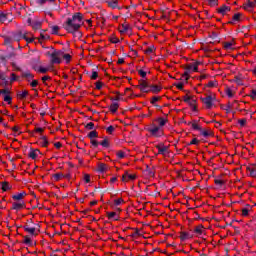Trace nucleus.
<instances>
[{"label": "nucleus", "instance_id": "nucleus-1", "mask_svg": "<svg viewBox=\"0 0 256 256\" xmlns=\"http://www.w3.org/2000/svg\"><path fill=\"white\" fill-rule=\"evenodd\" d=\"M83 24V14L80 12L74 13L71 18H67L63 24V28L67 33H71L74 37H81V25Z\"/></svg>", "mask_w": 256, "mask_h": 256}, {"label": "nucleus", "instance_id": "nucleus-2", "mask_svg": "<svg viewBox=\"0 0 256 256\" xmlns=\"http://www.w3.org/2000/svg\"><path fill=\"white\" fill-rule=\"evenodd\" d=\"M65 51L63 50H54L53 53H49L48 55H50L51 57V64L52 65H60L61 63V58H63Z\"/></svg>", "mask_w": 256, "mask_h": 256}, {"label": "nucleus", "instance_id": "nucleus-3", "mask_svg": "<svg viewBox=\"0 0 256 256\" xmlns=\"http://www.w3.org/2000/svg\"><path fill=\"white\" fill-rule=\"evenodd\" d=\"M139 84L136 85V89H140L141 93H151V84L146 80H139Z\"/></svg>", "mask_w": 256, "mask_h": 256}, {"label": "nucleus", "instance_id": "nucleus-4", "mask_svg": "<svg viewBox=\"0 0 256 256\" xmlns=\"http://www.w3.org/2000/svg\"><path fill=\"white\" fill-rule=\"evenodd\" d=\"M17 71L21 72V77L23 79H26L27 81H32L34 79L35 75H33L30 71H23L21 68H17Z\"/></svg>", "mask_w": 256, "mask_h": 256}, {"label": "nucleus", "instance_id": "nucleus-5", "mask_svg": "<svg viewBox=\"0 0 256 256\" xmlns=\"http://www.w3.org/2000/svg\"><path fill=\"white\" fill-rule=\"evenodd\" d=\"M200 99L208 109H211V107H213V96L208 95L205 98H200Z\"/></svg>", "mask_w": 256, "mask_h": 256}, {"label": "nucleus", "instance_id": "nucleus-6", "mask_svg": "<svg viewBox=\"0 0 256 256\" xmlns=\"http://www.w3.org/2000/svg\"><path fill=\"white\" fill-rule=\"evenodd\" d=\"M159 129H160L159 126H154L153 128L148 127L147 131H149V133H151L153 137H161L163 133L159 132Z\"/></svg>", "mask_w": 256, "mask_h": 256}, {"label": "nucleus", "instance_id": "nucleus-7", "mask_svg": "<svg viewBox=\"0 0 256 256\" xmlns=\"http://www.w3.org/2000/svg\"><path fill=\"white\" fill-rule=\"evenodd\" d=\"M11 209L14 211H21V209H25V202L24 201L13 202Z\"/></svg>", "mask_w": 256, "mask_h": 256}, {"label": "nucleus", "instance_id": "nucleus-8", "mask_svg": "<svg viewBox=\"0 0 256 256\" xmlns=\"http://www.w3.org/2000/svg\"><path fill=\"white\" fill-rule=\"evenodd\" d=\"M256 5V0H247L246 3L244 4V9L245 11H253V9L255 8Z\"/></svg>", "mask_w": 256, "mask_h": 256}, {"label": "nucleus", "instance_id": "nucleus-9", "mask_svg": "<svg viewBox=\"0 0 256 256\" xmlns=\"http://www.w3.org/2000/svg\"><path fill=\"white\" fill-rule=\"evenodd\" d=\"M106 3L108 7H111V9L121 10V7H119V0H107Z\"/></svg>", "mask_w": 256, "mask_h": 256}, {"label": "nucleus", "instance_id": "nucleus-10", "mask_svg": "<svg viewBox=\"0 0 256 256\" xmlns=\"http://www.w3.org/2000/svg\"><path fill=\"white\" fill-rule=\"evenodd\" d=\"M228 11H231V7L223 4L220 8L217 9V13L220 15H227Z\"/></svg>", "mask_w": 256, "mask_h": 256}, {"label": "nucleus", "instance_id": "nucleus-11", "mask_svg": "<svg viewBox=\"0 0 256 256\" xmlns=\"http://www.w3.org/2000/svg\"><path fill=\"white\" fill-rule=\"evenodd\" d=\"M187 239H193V234L185 231L180 232V240L187 241Z\"/></svg>", "mask_w": 256, "mask_h": 256}, {"label": "nucleus", "instance_id": "nucleus-12", "mask_svg": "<svg viewBox=\"0 0 256 256\" xmlns=\"http://www.w3.org/2000/svg\"><path fill=\"white\" fill-rule=\"evenodd\" d=\"M187 125H191L194 131H201L202 127L199 125L198 120H193L192 122H188Z\"/></svg>", "mask_w": 256, "mask_h": 256}, {"label": "nucleus", "instance_id": "nucleus-13", "mask_svg": "<svg viewBox=\"0 0 256 256\" xmlns=\"http://www.w3.org/2000/svg\"><path fill=\"white\" fill-rule=\"evenodd\" d=\"M200 135H202V137H205L207 139L209 137H213V132L209 129L201 128Z\"/></svg>", "mask_w": 256, "mask_h": 256}, {"label": "nucleus", "instance_id": "nucleus-14", "mask_svg": "<svg viewBox=\"0 0 256 256\" xmlns=\"http://www.w3.org/2000/svg\"><path fill=\"white\" fill-rule=\"evenodd\" d=\"M156 148L158 149L159 155H165V153H167V151L169 149L167 146H165L163 144L157 145Z\"/></svg>", "mask_w": 256, "mask_h": 256}, {"label": "nucleus", "instance_id": "nucleus-15", "mask_svg": "<svg viewBox=\"0 0 256 256\" xmlns=\"http://www.w3.org/2000/svg\"><path fill=\"white\" fill-rule=\"evenodd\" d=\"M26 196H27V193H26V192H21V193H19V194H14V195H12V199H13L14 201H19V202H21L22 199H23V197H26Z\"/></svg>", "mask_w": 256, "mask_h": 256}, {"label": "nucleus", "instance_id": "nucleus-16", "mask_svg": "<svg viewBox=\"0 0 256 256\" xmlns=\"http://www.w3.org/2000/svg\"><path fill=\"white\" fill-rule=\"evenodd\" d=\"M37 153H41V151H39V149H30V153L28 154V157H30V159H37Z\"/></svg>", "mask_w": 256, "mask_h": 256}, {"label": "nucleus", "instance_id": "nucleus-17", "mask_svg": "<svg viewBox=\"0 0 256 256\" xmlns=\"http://www.w3.org/2000/svg\"><path fill=\"white\" fill-rule=\"evenodd\" d=\"M108 219H114V221H119V215L117 212H107L106 213Z\"/></svg>", "mask_w": 256, "mask_h": 256}, {"label": "nucleus", "instance_id": "nucleus-18", "mask_svg": "<svg viewBox=\"0 0 256 256\" xmlns=\"http://www.w3.org/2000/svg\"><path fill=\"white\" fill-rule=\"evenodd\" d=\"M117 109H119V103L117 102H113L109 107L111 113H117Z\"/></svg>", "mask_w": 256, "mask_h": 256}, {"label": "nucleus", "instance_id": "nucleus-19", "mask_svg": "<svg viewBox=\"0 0 256 256\" xmlns=\"http://www.w3.org/2000/svg\"><path fill=\"white\" fill-rule=\"evenodd\" d=\"M241 13H236L233 15L232 17V21H229V25H233V23H235V21H241Z\"/></svg>", "mask_w": 256, "mask_h": 256}, {"label": "nucleus", "instance_id": "nucleus-20", "mask_svg": "<svg viewBox=\"0 0 256 256\" xmlns=\"http://www.w3.org/2000/svg\"><path fill=\"white\" fill-rule=\"evenodd\" d=\"M97 171L98 173H105V171H107V164L99 163Z\"/></svg>", "mask_w": 256, "mask_h": 256}, {"label": "nucleus", "instance_id": "nucleus-21", "mask_svg": "<svg viewBox=\"0 0 256 256\" xmlns=\"http://www.w3.org/2000/svg\"><path fill=\"white\" fill-rule=\"evenodd\" d=\"M9 15H11L10 13H0V23H5V21H7L9 19Z\"/></svg>", "mask_w": 256, "mask_h": 256}, {"label": "nucleus", "instance_id": "nucleus-22", "mask_svg": "<svg viewBox=\"0 0 256 256\" xmlns=\"http://www.w3.org/2000/svg\"><path fill=\"white\" fill-rule=\"evenodd\" d=\"M27 95H29V91L27 90L17 92L18 99H26Z\"/></svg>", "mask_w": 256, "mask_h": 256}, {"label": "nucleus", "instance_id": "nucleus-23", "mask_svg": "<svg viewBox=\"0 0 256 256\" xmlns=\"http://www.w3.org/2000/svg\"><path fill=\"white\" fill-rule=\"evenodd\" d=\"M24 231H26V233H30V235H37V233H35V228H31L28 225L23 226Z\"/></svg>", "mask_w": 256, "mask_h": 256}, {"label": "nucleus", "instance_id": "nucleus-24", "mask_svg": "<svg viewBox=\"0 0 256 256\" xmlns=\"http://www.w3.org/2000/svg\"><path fill=\"white\" fill-rule=\"evenodd\" d=\"M0 185L2 187V191L4 192L9 191L12 188V186L9 185V182H1Z\"/></svg>", "mask_w": 256, "mask_h": 256}, {"label": "nucleus", "instance_id": "nucleus-25", "mask_svg": "<svg viewBox=\"0 0 256 256\" xmlns=\"http://www.w3.org/2000/svg\"><path fill=\"white\" fill-rule=\"evenodd\" d=\"M151 93H159L161 91V86L150 84Z\"/></svg>", "mask_w": 256, "mask_h": 256}, {"label": "nucleus", "instance_id": "nucleus-26", "mask_svg": "<svg viewBox=\"0 0 256 256\" xmlns=\"http://www.w3.org/2000/svg\"><path fill=\"white\" fill-rule=\"evenodd\" d=\"M203 229H204L203 224H200L196 226V228L194 229V233H196L197 235H203Z\"/></svg>", "mask_w": 256, "mask_h": 256}, {"label": "nucleus", "instance_id": "nucleus-27", "mask_svg": "<svg viewBox=\"0 0 256 256\" xmlns=\"http://www.w3.org/2000/svg\"><path fill=\"white\" fill-rule=\"evenodd\" d=\"M87 137L92 141L95 138L99 137V134L97 133V131L93 130L87 135Z\"/></svg>", "mask_w": 256, "mask_h": 256}, {"label": "nucleus", "instance_id": "nucleus-28", "mask_svg": "<svg viewBox=\"0 0 256 256\" xmlns=\"http://www.w3.org/2000/svg\"><path fill=\"white\" fill-rule=\"evenodd\" d=\"M127 31H131V26H129V24H122V29L120 30V33H127Z\"/></svg>", "mask_w": 256, "mask_h": 256}, {"label": "nucleus", "instance_id": "nucleus-29", "mask_svg": "<svg viewBox=\"0 0 256 256\" xmlns=\"http://www.w3.org/2000/svg\"><path fill=\"white\" fill-rule=\"evenodd\" d=\"M41 25H42V23L39 21L33 22L32 29H34V31H37L38 29H41Z\"/></svg>", "mask_w": 256, "mask_h": 256}, {"label": "nucleus", "instance_id": "nucleus-30", "mask_svg": "<svg viewBox=\"0 0 256 256\" xmlns=\"http://www.w3.org/2000/svg\"><path fill=\"white\" fill-rule=\"evenodd\" d=\"M100 145L105 149H109V138H105L102 142H100Z\"/></svg>", "mask_w": 256, "mask_h": 256}, {"label": "nucleus", "instance_id": "nucleus-31", "mask_svg": "<svg viewBox=\"0 0 256 256\" xmlns=\"http://www.w3.org/2000/svg\"><path fill=\"white\" fill-rule=\"evenodd\" d=\"M157 121H158L160 127H165V125L167 124V119H165V118L160 117L157 119Z\"/></svg>", "mask_w": 256, "mask_h": 256}, {"label": "nucleus", "instance_id": "nucleus-32", "mask_svg": "<svg viewBox=\"0 0 256 256\" xmlns=\"http://www.w3.org/2000/svg\"><path fill=\"white\" fill-rule=\"evenodd\" d=\"M234 81L237 85H243V80H242V76L239 75V76H235L234 77Z\"/></svg>", "mask_w": 256, "mask_h": 256}, {"label": "nucleus", "instance_id": "nucleus-33", "mask_svg": "<svg viewBox=\"0 0 256 256\" xmlns=\"http://www.w3.org/2000/svg\"><path fill=\"white\" fill-rule=\"evenodd\" d=\"M85 129H88V131H93V129H95V123L89 122L85 125Z\"/></svg>", "mask_w": 256, "mask_h": 256}, {"label": "nucleus", "instance_id": "nucleus-34", "mask_svg": "<svg viewBox=\"0 0 256 256\" xmlns=\"http://www.w3.org/2000/svg\"><path fill=\"white\" fill-rule=\"evenodd\" d=\"M98 77H99V73H97V71H95V69H93L90 79H92V81H95V80H97Z\"/></svg>", "mask_w": 256, "mask_h": 256}, {"label": "nucleus", "instance_id": "nucleus-35", "mask_svg": "<svg viewBox=\"0 0 256 256\" xmlns=\"http://www.w3.org/2000/svg\"><path fill=\"white\" fill-rule=\"evenodd\" d=\"M210 7H217L219 5V0H208Z\"/></svg>", "mask_w": 256, "mask_h": 256}, {"label": "nucleus", "instance_id": "nucleus-36", "mask_svg": "<svg viewBox=\"0 0 256 256\" xmlns=\"http://www.w3.org/2000/svg\"><path fill=\"white\" fill-rule=\"evenodd\" d=\"M62 59H65L66 63H71V54L64 53Z\"/></svg>", "mask_w": 256, "mask_h": 256}, {"label": "nucleus", "instance_id": "nucleus-37", "mask_svg": "<svg viewBox=\"0 0 256 256\" xmlns=\"http://www.w3.org/2000/svg\"><path fill=\"white\" fill-rule=\"evenodd\" d=\"M214 183L215 185H218V187H223V185H225V182L221 179H215Z\"/></svg>", "mask_w": 256, "mask_h": 256}, {"label": "nucleus", "instance_id": "nucleus-38", "mask_svg": "<svg viewBox=\"0 0 256 256\" xmlns=\"http://www.w3.org/2000/svg\"><path fill=\"white\" fill-rule=\"evenodd\" d=\"M189 71L191 70H187L184 72V74L182 75L184 81L187 83V81H189Z\"/></svg>", "mask_w": 256, "mask_h": 256}, {"label": "nucleus", "instance_id": "nucleus-39", "mask_svg": "<svg viewBox=\"0 0 256 256\" xmlns=\"http://www.w3.org/2000/svg\"><path fill=\"white\" fill-rule=\"evenodd\" d=\"M52 35H59V26H52Z\"/></svg>", "mask_w": 256, "mask_h": 256}, {"label": "nucleus", "instance_id": "nucleus-40", "mask_svg": "<svg viewBox=\"0 0 256 256\" xmlns=\"http://www.w3.org/2000/svg\"><path fill=\"white\" fill-rule=\"evenodd\" d=\"M157 101H161V97H159V96L152 97L151 105H156Z\"/></svg>", "mask_w": 256, "mask_h": 256}, {"label": "nucleus", "instance_id": "nucleus-41", "mask_svg": "<svg viewBox=\"0 0 256 256\" xmlns=\"http://www.w3.org/2000/svg\"><path fill=\"white\" fill-rule=\"evenodd\" d=\"M4 101H5L6 103H8V105H11V103H12V101H13V98H12L11 96H9V95H5V96H4Z\"/></svg>", "mask_w": 256, "mask_h": 256}, {"label": "nucleus", "instance_id": "nucleus-42", "mask_svg": "<svg viewBox=\"0 0 256 256\" xmlns=\"http://www.w3.org/2000/svg\"><path fill=\"white\" fill-rule=\"evenodd\" d=\"M109 41L114 44H117L120 42L119 38H117L116 36H113V35L109 38Z\"/></svg>", "mask_w": 256, "mask_h": 256}, {"label": "nucleus", "instance_id": "nucleus-43", "mask_svg": "<svg viewBox=\"0 0 256 256\" xmlns=\"http://www.w3.org/2000/svg\"><path fill=\"white\" fill-rule=\"evenodd\" d=\"M121 203H124L123 198H118V199L114 200L115 207H119V205H121Z\"/></svg>", "mask_w": 256, "mask_h": 256}, {"label": "nucleus", "instance_id": "nucleus-44", "mask_svg": "<svg viewBox=\"0 0 256 256\" xmlns=\"http://www.w3.org/2000/svg\"><path fill=\"white\" fill-rule=\"evenodd\" d=\"M155 51V46H150L145 50L146 55H151V53Z\"/></svg>", "mask_w": 256, "mask_h": 256}, {"label": "nucleus", "instance_id": "nucleus-45", "mask_svg": "<svg viewBox=\"0 0 256 256\" xmlns=\"http://www.w3.org/2000/svg\"><path fill=\"white\" fill-rule=\"evenodd\" d=\"M247 170L250 171V177H256V169L248 167Z\"/></svg>", "mask_w": 256, "mask_h": 256}, {"label": "nucleus", "instance_id": "nucleus-46", "mask_svg": "<svg viewBox=\"0 0 256 256\" xmlns=\"http://www.w3.org/2000/svg\"><path fill=\"white\" fill-rule=\"evenodd\" d=\"M24 243L25 245H32L31 238L29 236H24Z\"/></svg>", "mask_w": 256, "mask_h": 256}, {"label": "nucleus", "instance_id": "nucleus-47", "mask_svg": "<svg viewBox=\"0 0 256 256\" xmlns=\"http://www.w3.org/2000/svg\"><path fill=\"white\" fill-rule=\"evenodd\" d=\"M15 81H19V77H17V75H15V73H12L10 83H13Z\"/></svg>", "mask_w": 256, "mask_h": 256}, {"label": "nucleus", "instance_id": "nucleus-48", "mask_svg": "<svg viewBox=\"0 0 256 256\" xmlns=\"http://www.w3.org/2000/svg\"><path fill=\"white\" fill-rule=\"evenodd\" d=\"M138 75H140V77H142V79H145V77H147V72L140 69V70H138Z\"/></svg>", "mask_w": 256, "mask_h": 256}, {"label": "nucleus", "instance_id": "nucleus-49", "mask_svg": "<svg viewBox=\"0 0 256 256\" xmlns=\"http://www.w3.org/2000/svg\"><path fill=\"white\" fill-rule=\"evenodd\" d=\"M55 181H60L61 180V177H63V174L61 173H56L53 175Z\"/></svg>", "mask_w": 256, "mask_h": 256}, {"label": "nucleus", "instance_id": "nucleus-50", "mask_svg": "<svg viewBox=\"0 0 256 256\" xmlns=\"http://www.w3.org/2000/svg\"><path fill=\"white\" fill-rule=\"evenodd\" d=\"M49 38H50L49 34H45V33H43V32H40V39L47 40V39H49Z\"/></svg>", "mask_w": 256, "mask_h": 256}, {"label": "nucleus", "instance_id": "nucleus-51", "mask_svg": "<svg viewBox=\"0 0 256 256\" xmlns=\"http://www.w3.org/2000/svg\"><path fill=\"white\" fill-rule=\"evenodd\" d=\"M107 133H109L111 135V133H113V131H115V127H113L112 125L108 126L106 128Z\"/></svg>", "mask_w": 256, "mask_h": 256}, {"label": "nucleus", "instance_id": "nucleus-52", "mask_svg": "<svg viewBox=\"0 0 256 256\" xmlns=\"http://www.w3.org/2000/svg\"><path fill=\"white\" fill-rule=\"evenodd\" d=\"M84 181H85V183H91V176L89 174H85Z\"/></svg>", "mask_w": 256, "mask_h": 256}, {"label": "nucleus", "instance_id": "nucleus-53", "mask_svg": "<svg viewBox=\"0 0 256 256\" xmlns=\"http://www.w3.org/2000/svg\"><path fill=\"white\" fill-rule=\"evenodd\" d=\"M199 65H201V62L194 63V73H197L199 71Z\"/></svg>", "mask_w": 256, "mask_h": 256}, {"label": "nucleus", "instance_id": "nucleus-54", "mask_svg": "<svg viewBox=\"0 0 256 256\" xmlns=\"http://www.w3.org/2000/svg\"><path fill=\"white\" fill-rule=\"evenodd\" d=\"M90 143H91V145H93L95 148L99 147V145H100L99 141H97V140H95V139H94V140H91Z\"/></svg>", "mask_w": 256, "mask_h": 256}, {"label": "nucleus", "instance_id": "nucleus-55", "mask_svg": "<svg viewBox=\"0 0 256 256\" xmlns=\"http://www.w3.org/2000/svg\"><path fill=\"white\" fill-rule=\"evenodd\" d=\"M188 145H199V140L197 138H193Z\"/></svg>", "mask_w": 256, "mask_h": 256}, {"label": "nucleus", "instance_id": "nucleus-56", "mask_svg": "<svg viewBox=\"0 0 256 256\" xmlns=\"http://www.w3.org/2000/svg\"><path fill=\"white\" fill-rule=\"evenodd\" d=\"M117 157H118V159H124V158H125V152L119 151V152L117 153Z\"/></svg>", "mask_w": 256, "mask_h": 256}, {"label": "nucleus", "instance_id": "nucleus-57", "mask_svg": "<svg viewBox=\"0 0 256 256\" xmlns=\"http://www.w3.org/2000/svg\"><path fill=\"white\" fill-rule=\"evenodd\" d=\"M188 105H189L190 107H194L195 105H197V100H195V99H190V102H188Z\"/></svg>", "mask_w": 256, "mask_h": 256}, {"label": "nucleus", "instance_id": "nucleus-58", "mask_svg": "<svg viewBox=\"0 0 256 256\" xmlns=\"http://www.w3.org/2000/svg\"><path fill=\"white\" fill-rule=\"evenodd\" d=\"M102 88H103V82H101V81L96 82V89L98 91H100V89H102Z\"/></svg>", "mask_w": 256, "mask_h": 256}, {"label": "nucleus", "instance_id": "nucleus-59", "mask_svg": "<svg viewBox=\"0 0 256 256\" xmlns=\"http://www.w3.org/2000/svg\"><path fill=\"white\" fill-rule=\"evenodd\" d=\"M248 97H251V99H256V90H251V94L248 95Z\"/></svg>", "mask_w": 256, "mask_h": 256}, {"label": "nucleus", "instance_id": "nucleus-60", "mask_svg": "<svg viewBox=\"0 0 256 256\" xmlns=\"http://www.w3.org/2000/svg\"><path fill=\"white\" fill-rule=\"evenodd\" d=\"M231 47H233V43L231 42L224 43V49H231Z\"/></svg>", "mask_w": 256, "mask_h": 256}, {"label": "nucleus", "instance_id": "nucleus-61", "mask_svg": "<svg viewBox=\"0 0 256 256\" xmlns=\"http://www.w3.org/2000/svg\"><path fill=\"white\" fill-rule=\"evenodd\" d=\"M226 95H228V97H233V90H231V88H227L226 89Z\"/></svg>", "mask_w": 256, "mask_h": 256}, {"label": "nucleus", "instance_id": "nucleus-62", "mask_svg": "<svg viewBox=\"0 0 256 256\" xmlns=\"http://www.w3.org/2000/svg\"><path fill=\"white\" fill-rule=\"evenodd\" d=\"M174 85L175 87H177V89H179L180 91H183V82L175 83Z\"/></svg>", "mask_w": 256, "mask_h": 256}, {"label": "nucleus", "instance_id": "nucleus-63", "mask_svg": "<svg viewBox=\"0 0 256 256\" xmlns=\"http://www.w3.org/2000/svg\"><path fill=\"white\" fill-rule=\"evenodd\" d=\"M242 215H243V217H247L249 215V209L243 208L242 209Z\"/></svg>", "mask_w": 256, "mask_h": 256}, {"label": "nucleus", "instance_id": "nucleus-64", "mask_svg": "<svg viewBox=\"0 0 256 256\" xmlns=\"http://www.w3.org/2000/svg\"><path fill=\"white\" fill-rule=\"evenodd\" d=\"M47 71H49V68L39 67V69H38L39 73H47Z\"/></svg>", "mask_w": 256, "mask_h": 256}]
</instances>
